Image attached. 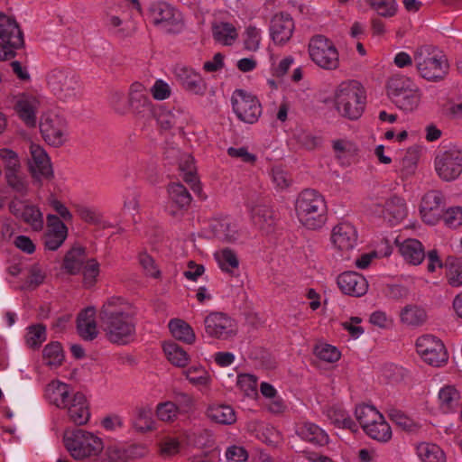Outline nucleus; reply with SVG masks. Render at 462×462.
<instances>
[{
	"label": "nucleus",
	"mask_w": 462,
	"mask_h": 462,
	"mask_svg": "<svg viewBox=\"0 0 462 462\" xmlns=\"http://www.w3.org/2000/svg\"><path fill=\"white\" fill-rule=\"evenodd\" d=\"M136 308L121 296L108 297L102 304L98 319L106 338L115 344L125 345L135 334Z\"/></svg>",
	"instance_id": "nucleus-1"
},
{
	"label": "nucleus",
	"mask_w": 462,
	"mask_h": 462,
	"mask_svg": "<svg viewBox=\"0 0 462 462\" xmlns=\"http://www.w3.org/2000/svg\"><path fill=\"white\" fill-rule=\"evenodd\" d=\"M332 101L340 116L354 121L359 119L365 111L366 95L358 81L346 80L336 88Z\"/></svg>",
	"instance_id": "nucleus-2"
},
{
	"label": "nucleus",
	"mask_w": 462,
	"mask_h": 462,
	"mask_svg": "<svg viewBox=\"0 0 462 462\" xmlns=\"http://www.w3.org/2000/svg\"><path fill=\"white\" fill-rule=\"evenodd\" d=\"M295 212L298 220L305 227L320 228L327 220L325 198L317 190L305 189L296 199Z\"/></svg>",
	"instance_id": "nucleus-3"
},
{
	"label": "nucleus",
	"mask_w": 462,
	"mask_h": 462,
	"mask_svg": "<svg viewBox=\"0 0 462 462\" xmlns=\"http://www.w3.org/2000/svg\"><path fill=\"white\" fill-rule=\"evenodd\" d=\"M64 446L70 457L79 462L99 457L105 450V441L97 432L77 429L64 437Z\"/></svg>",
	"instance_id": "nucleus-4"
},
{
	"label": "nucleus",
	"mask_w": 462,
	"mask_h": 462,
	"mask_svg": "<svg viewBox=\"0 0 462 462\" xmlns=\"http://www.w3.org/2000/svg\"><path fill=\"white\" fill-rule=\"evenodd\" d=\"M387 95L393 103L404 112H413L421 101L422 91L410 77L394 74L386 83Z\"/></svg>",
	"instance_id": "nucleus-5"
},
{
	"label": "nucleus",
	"mask_w": 462,
	"mask_h": 462,
	"mask_svg": "<svg viewBox=\"0 0 462 462\" xmlns=\"http://www.w3.org/2000/svg\"><path fill=\"white\" fill-rule=\"evenodd\" d=\"M414 62L419 75L430 82H439L448 74L449 62L439 50L421 46L414 51Z\"/></svg>",
	"instance_id": "nucleus-6"
},
{
	"label": "nucleus",
	"mask_w": 462,
	"mask_h": 462,
	"mask_svg": "<svg viewBox=\"0 0 462 462\" xmlns=\"http://www.w3.org/2000/svg\"><path fill=\"white\" fill-rule=\"evenodd\" d=\"M310 60L324 70H336L340 67L339 51L335 43L324 35L310 38L308 43Z\"/></svg>",
	"instance_id": "nucleus-7"
},
{
	"label": "nucleus",
	"mask_w": 462,
	"mask_h": 462,
	"mask_svg": "<svg viewBox=\"0 0 462 462\" xmlns=\"http://www.w3.org/2000/svg\"><path fill=\"white\" fill-rule=\"evenodd\" d=\"M149 19L159 31L166 33H179L184 28L181 13L165 2L151 5Z\"/></svg>",
	"instance_id": "nucleus-8"
},
{
	"label": "nucleus",
	"mask_w": 462,
	"mask_h": 462,
	"mask_svg": "<svg viewBox=\"0 0 462 462\" xmlns=\"http://www.w3.org/2000/svg\"><path fill=\"white\" fill-rule=\"evenodd\" d=\"M49 88L60 99L69 101L80 95V84L78 76L68 69H54L47 76Z\"/></svg>",
	"instance_id": "nucleus-9"
},
{
	"label": "nucleus",
	"mask_w": 462,
	"mask_h": 462,
	"mask_svg": "<svg viewBox=\"0 0 462 462\" xmlns=\"http://www.w3.org/2000/svg\"><path fill=\"white\" fill-rule=\"evenodd\" d=\"M39 129L44 142L53 147H60L69 138L68 124L59 114L48 111L40 117Z\"/></svg>",
	"instance_id": "nucleus-10"
},
{
	"label": "nucleus",
	"mask_w": 462,
	"mask_h": 462,
	"mask_svg": "<svg viewBox=\"0 0 462 462\" xmlns=\"http://www.w3.org/2000/svg\"><path fill=\"white\" fill-rule=\"evenodd\" d=\"M415 346L420 358L431 366L441 367L448 361V354L443 342L433 335L419 337Z\"/></svg>",
	"instance_id": "nucleus-11"
},
{
	"label": "nucleus",
	"mask_w": 462,
	"mask_h": 462,
	"mask_svg": "<svg viewBox=\"0 0 462 462\" xmlns=\"http://www.w3.org/2000/svg\"><path fill=\"white\" fill-rule=\"evenodd\" d=\"M357 230L349 222H341L331 229L330 244L332 249L342 259H349L350 254L357 245Z\"/></svg>",
	"instance_id": "nucleus-12"
},
{
	"label": "nucleus",
	"mask_w": 462,
	"mask_h": 462,
	"mask_svg": "<svg viewBox=\"0 0 462 462\" xmlns=\"http://www.w3.org/2000/svg\"><path fill=\"white\" fill-rule=\"evenodd\" d=\"M437 175L443 181L457 180L462 174V150L452 147L439 152L434 160Z\"/></svg>",
	"instance_id": "nucleus-13"
},
{
	"label": "nucleus",
	"mask_w": 462,
	"mask_h": 462,
	"mask_svg": "<svg viewBox=\"0 0 462 462\" xmlns=\"http://www.w3.org/2000/svg\"><path fill=\"white\" fill-rule=\"evenodd\" d=\"M234 113L243 122L255 123L262 115V106L258 98L244 89H236L231 97Z\"/></svg>",
	"instance_id": "nucleus-14"
},
{
	"label": "nucleus",
	"mask_w": 462,
	"mask_h": 462,
	"mask_svg": "<svg viewBox=\"0 0 462 462\" xmlns=\"http://www.w3.org/2000/svg\"><path fill=\"white\" fill-rule=\"evenodd\" d=\"M206 334L213 338L227 340L237 332L236 321L222 312H210L205 317Z\"/></svg>",
	"instance_id": "nucleus-15"
},
{
	"label": "nucleus",
	"mask_w": 462,
	"mask_h": 462,
	"mask_svg": "<svg viewBox=\"0 0 462 462\" xmlns=\"http://www.w3.org/2000/svg\"><path fill=\"white\" fill-rule=\"evenodd\" d=\"M28 168L36 180L50 179L53 176L51 158L45 149L39 143L31 142L27 159Z\"/></svg>",
	"instance_id": "nucleus-16"
},
{
	"label": "nucleus",
	"mask_w": 462,
	"mask_h": 462,
	"mask_svg": "<svg viewBox=\"0 0 462 462\" xmlns=\"http://www.w3.org/2000/svg\"><path fill=\"white\" fill-rule=\"evenodd\" d=\"M14 110L28 127H35L41 106L40 97L31 93H19L13 97Z\"/></svg>",
	"instance_id": "nucleus-17"
},
{
	"label": "nucleus",
	"mask_w": 462,
	"mask_h": 462,
	"mask_svg": "<svg viewBox=\"0 0 462 462\" xmlns=\"http://www.w3.org/2000/svg\"><path fill=\"white\" fill-rule=\"evenodd\" d=\"M295 32V22L292 16L285 12L273 14L270 21L269 35L277 46L286 45Z\"/></svg>",
	"instance_id": "nucleus-18"
},
{
	"label": "nucleus",
	"mask_w": 462,
	"mask_h": 462,
	"mask_svg": "<svg viewBox=\"0 0 462 462\" xmlns=\"http://www.w3.org/2000/svg\"><path fill=\"white\" fill-rule=\"evenodd\" d=\"M443 196L438 190L427 192L420 206V213L423 222L428 225H436L443 216Z\"/></svg>",
	"instance_id": "nucleus-19"
},
{
	"label": "nucleus",
	"mask_w": 462,
	"mask_h": 462,
	"mask_svg": "<svg viewBox=\"0 0 462 462\" xmlns=\"http://www.w3.org/2000/svg\"><path fill=\"white\" fill-rule=\"evenodd\" d=\"M79 392L67 383L52 380L44 389V397L50 404L63 410Z\"/></svg>",
	"instance_id": "nucleus-20"
},
{
	"label": "nucleus",
	"mask_w": 462,
	"mask_h": 462,
	"mask_svg": "<svg viewBox=\"0 0 462 462\" xmlns=\"http://www.w3.org/2000/svg\"><path fill=\"white\" fill-rule=\"evenodd\" d=\"M73 397L63 411H66L71 423L77 426H84L91 419L90 402L87 395L80 391Z\"/></svg>",
	"instance_id": "nucleus-21"
},
{
	"label": "nucleus",
	"mask_w": 462,
	"mask_h": 462,
	"mask_svg": "<svg viewBox=\"0 0 462 462\" xmlns=\"http://www.w3.org/2000/svg\"><path fill=\"white\" fill-rule=\"evenodd\" d=\"M172 74L179 83L188 91L196 95H202L206 84L201 75L190 67L176 64L172 68Z\"/></svg>",
	"instance_id": "nucleus-22"
},
{
	"label": "nucleus",
	"mask_w": 462,
	"mask_h": 462,
	"mask_svg": "<svg viewBox=\"0 0 462 462\" xmlns=\"http://www.w3.org/2000/svg\"><path fill=\"white\" fill-rule=\"evenodd\" d=\"M374 212L391 226H395L407 217V207L403 199L393 196L383 205H378Z\"/></svg>",
	"instance_id": "nucleus-23"
},
{
	"label": "nucleus",
	"mask_w": 462,
	"mask_h": 462,
	"mask_svg": "<svg viewBox=\"0 0 462 462\" xmlns=\"http://www.w3.org/2000/svg\"><path fill=\"white\" fill-rule=\"evenodd\" d=\"M68 236V227L55 215H47V227L44 233L45 248L51 251L59 249Z\"/></svg>",
	"instance_id": "nucleus-24"
},
{
	"label": "nucleus",
	"mask_w": 462,
	"mask_h": 462,
	"mask_svg": "<svg viewBox=\"0 0 462 462\" xmlns=\"http://www.w3.org/2000/svg\"><path fill=\"white\" fill-rule=\"evenodd\" d=\"M332 150L341 167H349L356 162L359 147L353 140L342 137L331 141Z\"/></svg>",
	"instance_id": "nucleus-25"
},
{
	"label": "nucleus",
	"mask_w": 462,
	"mask_h": 462,
	"mask_svg": "<svg viewBox=\"0 0 462 462\" xmlns=\"http://www.w3.org/2000/svg\"><path fill=\"white\" fill-rule=\"evenodd\" d=\"M337 283L340 291L349 296L361 297L368 291L366 279L356 272H345L338 275Z\"/></svg>",
	"instance_id": "nucleus-26"
},
{
	"label": "nucleus",
	"mask_w": 462,
	"mask_h": 462,
	"mask_svg": "<svg viewBox=\"0 0 462 462\" xmlns=\"http://www.w3.org/2000/svg\"><path fill=\"white\" fill-rule=\"evenodd\" d=\"M462 393L455 384H444L438 392L437 403L445 414L454 413L461 404Z\"/></svg>",
	"instance_id": "nucleus-27"
},
{
	"label": "nucleus",
	"mask_w": 462,
	"mask_h": 462,
	"mask_svg": "<svg viewBox=\"0 0 462 462\" xmlns=\"http://www.w3.org/2000/svg\"><path fill=\"white\" fill-rule=\"evenodd\" d=\"M157 121L163 129L183 131L190 122L189 114L180 108H162L157 116Z\"/></svg>",
	"instance_id": "nucleus-28"
},
{
	"label": "nucleus",
	"mask_w": 462,
	"mask_h": 462,
	"mask_svg": "<svg viewBox=\"0 0 462 462\" xmlns=\"http://www.w3.org/2000/svg\"><path fill=\"white\" fill-rule=\"evenodd\" d=\"M212 234L224 242H236L240 236L239 227L235 220L228 217L215 218L210 223Z\"/></svg>",
	"instance_id": "nucleus-29"
},
{
	"label": "nucleus",
	"mask_w": 462,
	"mask_h": 462,
	"mask_svg": "<svg viewBox=\"0 0 462 462\" xmlns=\"http://www.w3.org/2000/svg\"><path fill=\"white\" fill-rule=\"evenodd\" d=\"M398 252L405 263L412 265L420 264L425 258L423 245L415 238H408L402 241H396Z\"/></svg>",
	"instance_id": "nucleus-30"
},
{
	"label": "nucleus",
	"mask_w": 462,
	"mask_h": 462,
	"mask_svg": "<svg viewBox=\"0 0 462 462\" xmlns=\"http://www.w3.org/2000/svg\"><path fill=\"white\" fill-rule=\"evenodd\" d=\"M0 39L3 42H10L14 46H23V33L16 21L3 13H0Z\"/></svg>",
	"instance_id": "nucleus-31"
},
{
	"label": "nucleus",
	"mask_w": 462,
	"mask_h": 462,
	"mask_svg": "<svg viewBox=\"0 0 462 462\" xmlns=\"http://www.w3.org/2000/svg\"><path fill=\"white\" fill-rule=\"evenodd\" d=\"M169 203L167 210L171 215L178 214L179 210L188 207L191 202V196L187 189L180 183H172L168 188Z\"/></svg>",
	"instance_id": "nucleus-32"
},
{
	"label": "nucleus",
	"mask_w": 462,
	"mask_h": 462,
	"mask_svg": "<svg viewBox=\"0 0 462 462\" xmlns=\"http://www.w3.org/2000/svg\"><path fill=\"white\" fill-rule=\"evenodd\" d=\"M415 454L420 462H447V455L443 448L430 441H420L414 447Z\"/></svg>",
	"instance_id": "nucleus-33"
},
{
	"label": "nucleus",
	"mask_w": 462,
	"mask_h": 462,
	"mask_svg": "<svg viewBox=\"0 0 462 462\" xmlns=\"http://www.w3.org/2000/svg\"><path fill=\"white\" fill-rule=\"evenodd\" d=\"M296 432L300 438L315 446H325L329 441L327 432L312 422L301 423L298 426Z\"/></svg>",
	"instance_id": "nucleus-34"
},
{
	"label": "nucleus",
	"mask_w": 462,
	"mask_h": 462,
	"mask_svg": "<svg viewBox=\"0 0 462 462\" xmlns=\"http://www.w3.org/2000/svg\"><path fill=\"white\" fill-rule=\"evenodd\" d=\"M128 104L129 106L137 113L150 109L152 102L149 97V92L143 84L134 82L130 86Z\"/></svg>",
	"instance_id": "nucleus-35"
},
{
	"label": "nucleus",
	"mask_w": 462,
	"mask_h": 462,
	"mask_svg": "<svg viewBox=\"0 0 462 462\" xmlns=\"http://www.w3.org/2000/svg\"><path fill=\"white\" fill-rule=\"evenodd\" d=\"M95 317L96 310L93 307L85 309L78 317V331L84 339L92 340L97 336L98 331Z\"/></svg>",
	"instance_id": "nucleus-36"
},
{
	"label": "nucleus",
	"mask_w": 462,
	"mask_h": 462,
	"mask_svg": "<svg viewBox=\"0 0 462 462\" xmlns=\"http://www.w3.org/2000/svg\"><path fill=\"white\" fill-rule=\"evenodd\" d=\"M105 25L108 31L119 37H126L130 35L134 28L124 21L118 14L117 7H110L104 18Z\"/></svg>",
	"instance_id": "nucleus-37"
},
{
	"label": "nucleus",
	"mask_w": 462,
	"mask_h": 462,
	"mask_svg": "<svg viewBox=\"0 0 462 462\" xmlns=\"http://www.w3.org/2000/svg\"><path fill=\"white\" fill-rule=\"evenodd\" d=\"M162 351L169 363L175 367L185 368L190 361L189 355L173 341L163 342Z\"/></svg>",
	"instance_id": "nucleus-38"
},
{
	"label": "nucleus",
	"mask_w": 462,
	"mask_h": 462,
	"mask_svg": "<svg viewBox=\"0 0 462 462\" xmlns=\"http://www.w3.org/2000/svg\"><path fill=\"white\" fill-rule=\"evenodd\" d=\"M186 380L195 387L200 389L209 388L212 377L208 371L202 365H195L182 371Z\"/></svg>",
	"instance_id": "nucleus-39"
},
{
	"label": "nucleus",
	"mask_w": 462,
	"mask_h": 462,
	"mask_svg": "<svg viewBox=\"0 0 462 462\" xmlns=\"http://www.w3.org/2000/svg\"><path fill=\"white\" fill-rule=\"evenodd\" d=\"M212 35L217 42L225 46H231L236 41L238 32L232 23L217 22L212 25Z\"/></svg>",
	"instance_id": "nucleus-40"
},
{
	"label": "nucleus",
	"mask_w": 462,
	"mask_h": 462,
	"mask_svg": "<svg viewBox=\"0 0 462 462\" xmlns=\"http://www.w3.org/2000/svg\"><path fill=\"white\" fill-rule=\"evenodd\" d=\"M381 415L383 414L374 406L367 404L358 405L355 411V416L364 431H370L372 435L375 432L371 428L372 423L381 420Z\"/></svg>",
	"instance_id": "nucleus-41"
},
{
	"label": "nucleus",
	"mask_w": 462,
	"mask_h": 462,
	"mask_svg": "<svg viewBox=\"0 0 462 462\" xmlns=\"http://www.w3.org/2000/svg\"><path fill=\"white\" fill-rule=\"evenodd\" d=\"M132 425L135 430L145 433L155 429V420L149 406L137 407L133 415Z\"/></svg>",
	"instance_id": "nucleus-42"
},
{
	"label": "nucleus",
	"mask_w": 462,
	"mask_h": 462,
	"mask_svg": "<svg viewBox=\"0 0 462 462\" xmlns=\"http://www.w3.org/2000/svg\"><path fill=\"white\" fill-rule=\"evenodd\" d=\"M171 336L183 343L193 344L196 340V335L189 324L180 319H172L168 324Z\"/></svg>",
	"instance_id": "nucleus-43"
},
{
	"label": "nucleus",
	"mask_w": 462,
	"mask_h": 462,
	"mask_svg": "<svg viewBox=\"0 0 462 462\" xmlns=\"http://www.w3.org/2000/svg\"><path fill=\"white\" fill-rule=\"evenodd\" d=\"M427 319L426 310L418 305H407L400 312L402 323L410 327L421 326L426 322Z\"/></svg>",
	"instance_id": "nucleus-44"
},
{
	"label": "nucleus",
	"mask_w": 462,
	"mask_h": 462,
	"mask_svg": "<svg viewBox=\"0 0 462 462\" xmlns=\"http://www.w3.org/2000/svg\"><path fill=\"white\" fill-rule=\"evenodd\" d=\"M208 418L219 424H232L236 420L234 409L226 404H212L207 410Z\"/></svg>",
	"instance_id": "nucleus-45"
},
{
	"label": "nucleus",
	"mask_w": 462,
	"mask_h": 462,
	"mask_svg": "<svg viewBox=\"0 0 462 462\" xmlns=\"http://www.w3.org/2000/svg\"><path fill=\"white\" fill-rule=\"evenodd\" d=\"M180 169L183 172L184 180L190 185L195 193L200 195L202 189L195 172L193 157L189 154L183 155L180 162Z\"/></svg>",
	"instance_id": "nucleus-46"
},
{
	"label": "nucleus",
	"mask_w": 462,
	"mask_h": 462,
	"mask_svg": "<svg viewBox=\"0 0 462 462\" xmlns=\"http://www.w3.org/2000/svg\"><path fill=\"white\" fill-rule=\"evenodd\" d=\"M218 267L225 273H234L239 267V259L235 251L224 248L214 254Z\"/></svg>",
	"instance_id": "nucleus-47"
},
{
	"label": "nucleus",
	"mask_w": 462,
	"mask_h": 462,
	"mask_svg": "<svg viewBox=\"0 0 462 462\" xmlns=\"http://www.w3.org/2000/svg\"><path fill=\"white\" fill-rule=\"evenodd\" d=\"M254 224L260 229L269 231L274 225V216L271 208L266 206H257L251 209Z\"/></svg>",
	"instance_id": "nucleus-48"
},
{
	"label": "nucleus",
	"mask_w": 462,
	"mask_h": 462,
	"mask_svg": "<svg viewBox=\"0 0 462 462\" xmlns=\"http://www.w3.org/2000/svg\"><path fill=\"white\" fill-rule=\"evenodd\" d=\"M43 362L51 368L60 366L64 360V352L59 342H50L42 351Z\"/></svg>",
	"instance_id": "nucleus-49"
},
{
	"label": "nucleus",
	"mask_w": 462,
	"mask_h": 462,
	"mask_svg": "<svg viewBox=\"0 0 462 462\" xmlns=\"http://www.w3.org/2000/svg\"><path fill=\"white\" fill-rule=\"evenodd\" d=\"M330 421L338 428L348 429L353 431L356 430V424L350 415L341 407H332L327 412Z\"/></svg>",
	"instance_id": "nucleus-50"
},
{
	"label": "nucleus",
	"mask_w": 462,
	"mask_h": 462,
	"mask_svg": "<svg viewBox=\"0 0 462 462\" xmlns=\"http://www.w3.org/2000/svg\"><path fill=\"white\" fill-rule=\"evenodd\" d=\"M85 250L81 247H73L64 259V268L71 274L79 273L85 263Z\"/></svg>",
	"instance_id": "nucleus-51"
},
{
	"label": "nucleus",
	"mask_w": 462,
	"mask_h": 462,
	"mask_svg": "<svg viewBox=\"0 0 462 462\" xmlns=\"http://www.w3.org/2000/svg\"><path fill=\"white\" fill-rule=\"evenodd\" d=\"M20 218L28 224L34 231H41L43 228V215L35 206L27 205L23 208V214Z\"/></svg>",
	"instance_id": "nucleus-52"
},
{
	"label": "nucleus",
	"mask_w": 462,
	"mask_h": 462,
	"mask_svg": "<svg viewBox=\"0 0 462 462\" xmlns=\"http://www.w3.org/2000/svg\"><path fill=\"white\" fill-rule=\"evenodd\" d=\"M257 377L251 374H240L237 375L236 386L246 397L257 396Z\"/></svg>",
	"instance_id": "nucleus-53"
},
{
	"label": "nucleus",
	"mask_w": 462,
	"mask_h": 462,
	"mask_svg": "<svg viewBox=\"0 0 462 462\" xmlns=\"http://www.w3.org/2000/svg\"><path fill=\"white\" fill-rule=\"evenodd\" d=\"M244 46L249 51L259 50L263 39V31L254 25H248L244 32Z\"/></svg>",
	"instance_id": "nucleus-54"
},
{
	"label": "nucleus",
	"mask_w": 462,
	"mask_h": 462,
	"mask_svg": "<svg viewBox=\"0 0 462 462\" xmlns=\"http://www.w3.org/2000/svg\"><path fill=\"white\" fill-rule=\"evenodd\" d=\"M377 422H373L371 428L375 431L374 435L370 431H365L371 439L380 442H388L392 439V429L385 420L383 415H381V420H376Z\"/></svg>",
	"instance_id": "nucleus-55"
},
{
	"label": "nucleus",
	"mask_w": 462,
	"mask_h": 462,
	"mask_svg": "<svg viewBox=\"0 0 462 462\" xmlns=\"http://www.w3.org/2000/svg\"><path fill=\"white\" fill-rule=\"evenodd\" d=\"M314 353L318 358L328 363H335L341 357L340 350L335 346L327 343L318 344Z\"/></svg>",
	"instance_id": "nucleus-56"
},
{
	"label": "nucleus",
	"mask_w": 462,
	"mask_h": 462,
	"mask_svg": "<svg viewBox=\"0 0 462 462\" xmlns=\"http://www.w3.org/2000/svg\"><path fill=\"white\" fill-rule=\"evenodd\" d=\"M179 407L172 402H160L156 406V415L162 421H174L179 414Z\"/></svg>",
	"instance_id": "nucleus-57"
},
{
	"label": "nucleus",
	"mask_w": 462,
	"mask_h": 462,
	"mask_svg": "<svg viewBox=\"0 0 462 462\" xmlns=\"http://www.w3.org/2000/svg\"><path fill=\"white\" fill-rule=\"evenodd\" d=\"M46 340V328L42 325H32L28 327L25 335L26 344L30 347H38Z\"/></svg>",
	"instance_id": "nucleus-58"
},
{
	"label": "nucleus",
	"mask_w": 462,
	"mask_h": 462,
	"mask_svg": "<svg viewBox=\"0 0 462 462\" xmlns=\"http://www.w3.org/2000/svg\"><path fill=\"white\" fill-rule=\"evenodd\" d=\"M370 6L381 16L391 17L396 14L395 0H367Z\"/></svg>",
	"instance_id": "nucleus-59"
},
{
	"label": "nucleus",
	"mask_w": 462,
	"mask_h": 462,
	"mask_svg": "<svg viewBox=\"0 0 462 462\" xmlns=\"http://www.w3.org/2000/svg\"><path fill=\"white\" fill-rule=\"evenodd\" d=\"M271 177L272 181L277 189L284 190L291 184V179L288 172L280 166L273 167Z\"/></svg>",
	"instance_id": "nucleus-60"
},
{
	"label": "nucleus",
	"mask_w": 462,
	"mask_h": 462,
	"mask_svg": "<svg viewBox=\"0 0 462 462\" xmlns=\"http://www.w3.org/2000/svg\"><path fill=\"white\" fill-rule=\"evenodd\" d=\"M99 274V264L94 260H88L83 267V282L85 287H92Z\"/></svg>",
	"instance_id": "nucleus-61"
},
{
	"label": "nucleus",
	"mask_w": 462,
	"mask_h": 462,
	"mask_svg": "<svg viewBox=\"0 0 462 462\" xmlns=\"http://www.w3.org/2000/svg\"><path fill=\"white\" fill-rule=\"evenodd\" d=\"M100 426L106 431L115 432L124 428L125 420L124 418L117 413H109L101 419Z\"/></svg>",
	"instance_id": "nucleus-62"
},
{
	"label": "nucleus",
	"mask_w": 462,
	"mask_h": 462,
	"mask_svg": "<svg viewBox=\"0 0 462 462\" xmlns=\"http://www.w3.org/2000/svg\"><path fill=\"white\" fill-rule=\"evenodd\" d=\"M0 160L5 163L6 172L19 171L20 160L18 154L14 151L9 148H1Z\"/></svg>",
	"instance_id": "nucleus-63"
},
{
	"label": "nucleus",
	"mask_w": 462,
	"mask_h": 462,
	"mask_svg": "<svg viewBox=\"0 0 462 462\" xmlns=\"http://www.w3.org/2000/svg\"><path fill=\"white\" fill-rule=\"evenodd\" d=\"M443 220L448 227H457L462 226V207H450L443 213Z\"/></svg>",
	"instance_id": "nucleus-64"
}]
</instances>
